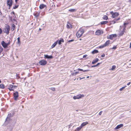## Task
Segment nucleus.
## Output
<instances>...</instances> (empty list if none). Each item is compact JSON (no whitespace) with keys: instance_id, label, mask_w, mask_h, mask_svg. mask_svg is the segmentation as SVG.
<instances>
[{"instance_id":"nucleus-1","label":"nucleus","mask_w":131,"mask_h":131,"mask_svg":"<svg viewBox=\"0 0 131 131\" xmlns=\"http://www.w3.org/2000/svg\"><path fill=\"white\" fill-rule=\"evenodd\" d=\"M84 31L83 29H80L77 32L76 36L78 38L80 37L84 33Z\"/></svg>"},{"instance_id":"nucleus-2","label":"nucleus","mask_w":131,"mask_h":131,"mask_svg":"<svg viewBox=\"0 0 131 131\" xmlns=\"http://www.w3.org/2000/svg\"><path fill=\"white\" fill-rule=\"evenodd\" d=\"M10 30V27L8 25H7L5 26L3 30V31L7 35H8L9 34Z\"/></svg>"},{"instance_id":"nucleus-3","label":"nucleus","mask_w":131,"mask_h":131,"mask_svg":"<svg viewBox=\"0 0 131 131\" xmlns=\"http://www.w3.org/2000/svg\"><path fill=\"white\" fill-rule=\"evenodd\" d=\"M110 44V41L109 40H108L106 41L105 43L99 47V48L100 49H102L106 47H108Z\"/></svg>"},{"instance_id":"nucleus-4","label":"nucleus","mask_w":131,"mask_h":131,"mask_svg":"<svg viewBox=\"0 0 131 131\" xmlns=\"http://www.w3.org/2000/svg\"><path fill=\"white\" fill-rule=\"evenodd\" d=\"M110 14L112 15V17L113 18H115L119 15V14L117 12L114 13L113 11L110 12Z\"/></svg>"},{"instance_id":"nucleus-5","label":"nucleus","mask_w":131,"mask_h":131,"mask_svg":"<svg viewBox=\"0 0 131 131\" xmlns=\"http://www.w3.org/2000/svg\"><path fill=\"white\" fill-rule=\"evenodd\" d=\"M11 16L10 17V20L13 21V20L15 21V13L14 12H12L11 13Z\"/></svg>"},{"instance_id":"nucleus-6","label":"nucleus","mask_w":131,"mask_h":131,"mask_svg":"<svg viewBox=\"0 0 131 131\" xmlns=\"http://www.w3.org/2000/svg\"><path fill=\"white\" fill-rule=\"evenodd\" d=\"M13 95L14 99L15 101L17 100L18 97V92L17 91L15 92V93H13Z\"/></svg>"},{"instance_id":"nucleus-7","label":"nucleus","mask_w":131,"mask_h":131,"mask_svg":"<svg viewBox=\"0 0 131 131\" xmlns=\"http://www.w3.org/2000/svg\"><path fill=\"white\" fill-rule=\"evenodd\" d=\"M39 65L41 66H44L47 63V61L44 60H42L38 62Z\"/></svg>"},{"instance_id":"nucleus-8","label":"nucleus","mask_w":131,"mask_h":131,"mask_svg":"<svg viewBox=\"0 0 131 131\" xmlns=\"http://www.w3.org/2000/svg\"><path fill=\"white\" fill-rule=\"evenodd\" d=\"M9 44L10 43L9 42L7 43H6L3 41L1 42L2 45L4 48H7Z\"/></svg>"},{"instance_id":"nucleus-9","label":"nucleus","mask_w":131,"mask_h":131,"mask_svg":"<svg viewBox=\"0 0 131 131\" xmlns=\"http://www.w3.org/2000/svg\"><path fill=\"white\" fill-rule=\"evenodd\" d=\"M126 26H125L123 28L122 30L118 34L119 36H122L124 34V33L125 32Z\"/></svg>"},{"instance_id":"nucleus-10","label":"nucleus","mask_w":131,"mask_h":131,"mask_svg":"<svg viewBox=\"0 0 131 131\" xmlns=\"http://www.w3.org/2000/svg\"><path fill=\"white\" fill-rule=\"evenodd\" d=\"M7 4L9 7V9H10L12 6L13 3L12 0H7Z\"/></svg>"},{"instance_id":"nucleus-11","label":"nucleus","mask_w":131,"mask_h":131,"mask_svg":"<svg viewBox=\"0 0 131 131\" xmlns=\"http://www.w3.org/2000/svg\"><path fill=\"white\" fill-rule=\"evenodd\" d=\"M117 37L116 35V34H112L110 35L107 37V38L108 39H110L111 40L113 39L114 37Z\"/></svg>"},{"instance_id":"nucleus-12","label":"nucleus","mask_w":131,"mask_h":131,"mask_svg":"<svg viewBox=\"0 0 131 131\" xmlns=\"http://www.w3.org/2000/svg\"><path fill=\"white\" fill-rule=\"evenodd\" d=\"M84 95H81L79 94L76 96H74L73 97V99L75 100L76 99H79L81 98L82 97H83Z\"/></svg>"},{"instance_id":"nucleus-13","label":"nucleus","mask_w":131,"mask_h":131,"mask_svg":"<svg viewBox=\"0 0 131 131\" xmlns=\"http://www.w3.org/2000/svg\"><path fill=\"white\" fill-rule=\"evenodd\" d=\"M103 31L102 30H98L96 31L95 33V34L96 35H99L103 34Z\"/></svg>"},{"instance_id":"nucleus-14","label":"nucleus","mask_w":131,"mask_h":131,"mask_svg":"<svg viewBox=\"0 0 131 131\" xmlns=\"http://www.w3.org/2000/svg\"><path fill=\"white\" fill-rule=\"evenodd\" d=\"M8 89L10 91H14V89L13 88V85L11 84H9L8 86Z\"/></svg>"},{"instance_id":"nucleus-15","label":"nucleus","mask_w":131,"mask_h":131,"mask_svg":"<svg viewBox=\"0 0 131 131\" xmlns=\"http://www.w3.org/2000/svg\"><path fill=\"white\" fill-rule=\"evenodd\" d=\"M58 40V43L59 45L61 44V42H64V41L63 39L62 38H61L60 40Z\"/></svg>"},{"instance_id":"nucleus-16","label":"nucleus","mask_w":131,"mask_h":131,"mask_svg":"<svg viewBox=\"0 0 131 131\" xmlns=\"http://www.w3.org/2000/svg\"><path fill=\"white\" fill-rule=\"evenodd\" d=\"M46 7V5H45L41 4L40 5L39 7L40 9H42Z\"/></svg>"},{"instance_id":"nucleus-17","label":"nucleus","mask_w":131,"mask_h":131,"mask_svg":"<svg viewBox=\"0 0 131 131\" xmlns=\"http://www.w3.org/2000/svg\"><path fill=\"white\" fill-rule=\"evenodd\" d=\"M88 124V122H83L81 124V126L82 127H83L85 126Z\"/></svg>"},{"instance_id":"nucleus-18","label":"nucleus","mask_w":131,"mask_h":131,"mask_svg":"<svg viewBox=\"0 0 131 131\" xmlns=\"http://www.w3.org/2000/svg\"><path fill=\"white\" fill-rule=\"evenodd\" d=\"M123 126V124H121L118 125L115 128V129H119L121 127H122Z\"/></svg>"},{"instance_id":"nucleus-19","label":"nucleus","mask_w":131,"mask_h":131,"mask_svg":"<svg viewBox=\"0 0 131 131\" xmlns=\"http://www.w3.org/2000/svg\"><path fill=\"white\" fill-rule=\"evenodd\" d=\"M39 13H38L37 12H35L34 13V15L36 17H39Z\"/></svg>"},{"instance_id":"nucleus-20","label":"nucleus","mask_w":131,"mask_h":131,"mask_svg":"<svg viewBox=\"0 0 131 131\" xmlns=\"http://www.w3.org/2000/svg\"><path fill=\"white\" fill-rule=\"evenodd\" d=\"M99 61V59L97 58H96L92 62V64H94L96 63Z\"/></svg>"},{"instance_id":"nucleus-21","label":"nucleus","mask_w":131,"mask_h":131,"mask_svg":"<svg viewBox=\"0 0 131 131\" xmlns=\"http://www.w3.org/2000/svg\"><path fill=\"white\" fill-rule=\"evenodd\" d=\"M67 27L68 28H72V26L68 22L67 25Z\"/></svg>"},{"instance_id":"nucleus-22","label":"nucleus","mask_w":131,"mask_h":131,"mask_svg":"<svg viewBox=\"0 0 131 131\" xmlns=\"http://www.w3.org/2000/svg\"><path fill=\"white\" fill-rule=\"evenodd\" d=\"M45 57L48 59H52L53 57L51 56H49L47 55H45Z\"/></svg>"},{"instance_id":"nucleus-23","label":"nucleus","mask_w":131,"mask_h":131,"mask_svg":"<svg viewBox=\"0 0 131 131\" xmlns=\"http://www.w3.org/2000/svg\"><path fill=\"white\" fill-rule=\"evenodd\" d=\"M58 41V40H57L56 42H54L51 46V48H53L57 44V42Z\"/></svg>"},{"instance_id":"nucleus-24","label":"nucleus","mask_w":131,"mask_h":131,"mask_svg":"<svg viewBox=\"0 0 131 131\" xmlns=\"http://www.w3.org/2000/svg\"><path fill=\"white\" fill-rule=\"evenodd\" d=\"M12 27L11 28V30L12 31H13L15 29V26L14 24H13L12 25Z\"/></svg>"},{"instance_id":"nucleus-25","label":"nucleus","mask_w":131,"mask_h":131,"mask_svg":"<svg viewBox=\"0 0 131 131\" xmlns=\"http://www.w3.org/2000/svg\"><path fill=\"white\" fill-rule=\"evenodd\" d=\"M17 43L19 45L21 44V41H20V38L19 37H18L17 38Z\"/></svg>"},{"instance_id":"nucleus-26","label":"nucleus","mask_w":131,"mask_h":131,"mask_svg":"<svg viewBox=\"0 0 131 131\" xmlns=\"http://www.w3.org/2000/svg\"><path fill=\"white\" fill-rule=\"evenodd\" d=\"M98 52H99V51L98 50H97L96 49H95V50H94L92 52V54H95V53H98Z\"/></svg>"},{"instance_id":"nucleus-27","label":"nucleus","mask_w":131,"mask_h":131,"mask_svg":"<svg viewBox=\"0 0 131 131\" xmlns=\"http://www.w3.org/2000/svg\"><path fill=\"white\" fill-rule=\"evenodd\" d=\"M102 18L104 20H107L108 19V17L107 16L105 15L103 16Z\"/></svg>"},{"instance_id":"nucleus-28","label":"nucleus","mask_w":131,"mask_h":131,"mask_svg":"<svg viewBox=\"0 0 131 131\" xmlns=\"http://www.w3.org/2000/svg\"><path fill=\"white\" fill-rule=\"evenodd\" d=\"M82 127L80 126L79 127L77 128L75 130V131H79L82 128Z\"/></svg>"},{"instance_id":"nucleus-29","label":"nucleus","mask_w":131,"mask_h":131,"mask_svg":"<svg viewBox=\"0 0 131 131\" xmlns=\"http://www.w3.org/2000/svg\"><path fill=\"white\" fill-rule=\"evenodd\" d=\"M108 22L107 21H102L101 22V25L106 24L108 23Z\"/></svg>"},{"instance_id":"nucleus-30","label":"nucleus","mask_w":131,"mask_h":131,"mask_svg":"<svg viewBox=\"0 0 131 131\" xmlns=\"http://www.w3.org/2000/svg\"><path fill=\"white\" fill-rule=\"evenodd\" d=\"M116 68V66L115 65L113 66L111 69H110V70H114Z\"/></svg>"},{"instance_id":"nucleus-31","label":"nucleus","mask_w":131,"mask_h":131,"mask_svg":"<svg viewBox=\"0 0 131 131\" xmlns=\"http://www.w3.org/2000/svg\"><path fill=\"white\" fill-rule=\"evenodd\" d=\"M76 9H71L69 10V11L71 12H73L76 11Z\"/></svg>"},{"instance_id":"nucleus-32","label":"nucleus","mask_w":131,"mask_h":131,"mask_svg":"<svg viewBox=\"0 0 131 131\" xmlns=\"http://www.w3.org/2000/svg\"><path fill=\"white\" fill-rule=\"evenodd\" d=\"M5 88L4 85L3 84H1L0 85V88L4 89Z\"/></svg>"},{"instance_id":"nucleus-33","label":"nucleus","mask_w":131,"mask_h":131,"mask_svg":"<svg viewBox=\"0 0 131 131\" xmlns=\"http://www.w3.org/2000/svg\"><path fill=\"white\" fill-rule=\"evenodd\" d=\"M110 25L114 24L115 23V21L114 20L111 21H110Z\"/></svg>"},{"instance_id":"nucleus-34","label":"nucleus","mask_w":131,"mask_h":131,"mask_svg":"<svg viewBox=\"0 0 131 131\" xmlns=\"http://www.w3.org/2000/svg\"><path fill=\"white\" fill-rule=\"evenodd\" d=\"M3 51V48L2 47L0 46V54Z\"/></svg>"},{"instance_id":"nucleus-35","label":"nucleus","mask_w":131,"mask_h":131,"mask_svg":"<svg viewBox=\"0 0 131 131\" xmlns=\"http://www.w3.org/2000/svg\"><path fill=\"white\" fill-rule=\"evenodd\" d=\"M126 85H125V86L124 87H123L122 88H121L119 90L120 91H122V90L123 89H124L125 87H126Z\"/></svg>"},{"instance_id":"nucleus-36","label":"nucleus","mask_w":131,"mask_h":131,"mask_svg":"<svg viewBox=\"0 0 131 131\" xmlns=\"http://www.w3.org/2000/svg\"><path fill=\"white\" fill-rule=\"evenodd\" d=\"M51 90H52V91H55V89L54 88H50Z\"/></svg>"},{"instance_id":"nucleus-37","label":"nucleus","mask_w":131,"mask_h":131,"mask_svg":"<svg viewBox=\"0 0 131 131\" xmlns=\"http://www.w3.org/2000/svg\"><path fill=\"white\" fill-rule=\"evenodd\" d=\"M18 7V6H14L13 7V8L14 9H15L16 8H17Z\"/></svg>"},{"instance_id":"nucleus-38","label":"nucleus","mask_w":131,"mask_h":131,"mask_svg":"<svg viewBox=\"0 0 131 131\" xmlns=\"http://www.w3.org/2000/svg\"><path fill=\"white\" fill-rule=\"evenodd\" d=\"M117 47L116 46H114L112 48V49H115Z\"/></svg>"},{"instance_id":"nucleus-39","label":"nucleus","mask_w":131,"mask_h":131,"mask_svg":"<svg viewBox=\"0 0 131 131\" xmlns=\"http://www.w3.org/2000/svg\"><path fill=\"white\" fill-rule=\"evenodd\" d=\"M2 32V29L0 27V34H1Z\"/></svg>"},{"instance_id":"nucleus-40","label":"nucleus","mask_w":131,"mask_h":131,"mask_svg":"<svg viewBox=\"0 0 131 131\" xmlns=\"http://www.w3.org/2000/svg\"><path fill=\"white\" fill-rule=\"evenodd\" d=\"M103 111H100L99 113V115H101V114H102V112Z\"/></svg>"},{"instance_id":"nucleus-41","label":"nucleus","mask_w":131,"mask_h":131,"mask_svg":"<svg viewBox=\"0 0 131 131\" xmlns=\"http://www.w3.org/2000/svg\"><path fill=\"white\" fill-rule=\"evenodd\" d=\"M74 41V40L73 39H72V40H69L68 41V42H72V41Z\"/></svg>"},{"instance_id":"nucleus-42","label":"nucleus","mask_w":131,"mask_h":131,"mask_svg":"<svg viewBox=\"0 0 131 131\" xmlns=\"http://www.w3.org/2000/svg\"><path fill=\"white\" fill-rule=\"evenodd\" d=\"M78 70L79 71H83V70L82 69L78 68Z\"/></svg>"},{"instance_id":"nucleus-43","label":"nucleus","mask_w":131,"mask_h":131,"mask_svg":"<svg viewBox=\"0 0 131 131\" xmlns=\"http://www.w3.org/2000/svg\"><path fill=\"white\" fill-rule=\"evenodd\" d=\"M105 56V54L104 53H103L101 56V57H104Z\"/></svg>"},{"instance_id":"nucleus-44","label":"nucleus","mask_w":131,"mask_h":131,"mask_svg":"<svg viewBox=\"0 0 131 131\" xmlns=\"http://www.w3.org/2000/svg\"><path fill=\"white\" fill-rule=\"evenodd\" d=\"M120 19V17H119L118 18L115 19V20L116 21L119 20Z\"/></svg>"},{"instance_id":"nucleus-45","label":"nucleus","mask_w":131,"mask_h":131,"mask_svg":"<svg viewBox=\"0 0 131 131\" xmlns=\"http://www.w3.org/2000/svg\"><path fill=\"white\" fill-rule=\"evenodd\" d=\"M87 55H83V58H85L87 56Z\"/></svg>"},{"instance_id":"nucleus-46","label":"nucleus","mask_w":131,"mask_h":131,"mask_svg":"<svg viewBox=\"0 0 131 131\" xmlns=\"http://www.w3.org/2000/svg\"><path fill=\"white\" fill-rule=\"evenodd\" d=\"M17 87V86H16V85H13V89H14V88H16Z\"/></svg>"},{"instance_id":"nucleus-47","label":"nucleus","mask_w":131,"mask_h":131,"mask_svg":"<svg viewBox=\"0 0 131 131\" xmlns=\"http://www.w3.org/2000/svg\"><path fill=\"white\" fill-rule=\"evenodd\" d=\"M100 64V63H98L96 65V66L97 67V66H98Z\"/></svg>"},{"instance_id":"nucleus-48","label":"nucleus","mask_w":131,"mask_h":131,"mask_svg":"<svg viewBox=\"0 0 131 131\" xmlns=\"http://www.w3.org/2000/svg\"><path fill=\"white\" fill-rule=\"evenodd\" d=\"M130 82H129L127 84V85H129L130 84Z\"/></svg>"},{"instance_id":"nucleus-49","label":"nucleus","mask_w":131,"mask_h":131,"mask_svg":"<svg viewBox=\"0 0 131 131\" xmlns=\"http://www.w3.org/2000/svg\"><path fill=\"white\" fill-rule=\"evenodd\" d=\"M96 67V65H94L92 66V67Z\"/></svg>"},{"instance_id":"nucleus-50","label":"nucleus","mask_w":131,"mask_h":131,"mask_svg":"<svg viewBox=\"0 0 131 131\" xmlns=\"http://www.w3.org/2000/svg\"><path fill=\"white\" fill-rule=\"evenodd\" d=\"M128 24V23H124V25H127Z\"/></svg>"},{"instance_id":"nucleus-51","label":"nucleus","mask_w":131,"mask_h":131,"mask_svg":"<svg viewBox=\"0 0 131 131\" xmlns=\"http://www.w3.org/2000/svg\"><path fill=\"white\" fill-rule=\"evenodd\" d=\"M85 78V77H83L82 78H80V80H81V79H84V78Z\"/></svg>"},{"instance_id":"nucleus-52","label":"nucleus","mask_w":131,"mask_h":131,"mask_svg":"<svg viewBox=\"0 0 131 131\" xmlns=\"http://www.w3.org/2000/svg\"><path fill=\"white\" fill-rule=\"evenodd\" d=\"M18 0H15V2L17 3Z\"/></svg>"},{"instance_id":"nucleus-53","label":"nucleus","mask_w":131,"mask_h":131,"mask_svg":"<svg viewBox=\"0 0 131 131\" xmlns=\"http://www.w3.org/2000/svg\"><path fill=\"white\" fill-rule=\"evenodd\" d=\"M129 48H131V42L130 43V46H129Z\"/></svg>"},{"instance_id":"nucleus-54","label":"nucleus","mask_w":131,"mask_h":131,"mask_svg":"<svg viewBox=\"0 0 131 131\" xmlns=\"http://www.w3.org/2000/svg\"><path fill=\"white\" fill-rule=\"evenodd\" d=\"M88 70H83V71L84 72H86V71H88Z\"/></svg>"},{"instance_id":"nucleus-55","label":"nucleus","mask_w":131,"mask_h":131,"mask_svg":"<svg viewBox=\"0 0 131 131\" xmlns=\"http://www.w3.org/2000/svg\"><path fill=\"white\" fill-rule=\"evenodd\" d=\"M129 2L130 3H131V0H129Z\"/></svg>"},{"instance_id":"nucleus-56","label":"nucleus","mask_w":131,"mask_h":131,"mask_svg":"<svg viewBox=\"0 0 131 131\" xmlns=\"http://www.w3.org/2000/svg\"><path fill=\"white\" fill-rule=\"evenodd\" d=\"M78 73V72H77L75 73V74H77V73Z\"/></svg>"},{"instance_id":"nucleus-57","label":"nucleus","mask_w":131,"mask_h":131,"mask_svg":"<svg viewBox=\"0 0 131 131\" xmlns=\"http://www.w3.org/2000/svg\"><path fill=\"white\" fill-rule=\"evenodd\" d=\"M86 78H89V76H87V77H86Z\"/></svg>"},{"instance_id":"nucleus-58","label":"nucleus","mask_w":131,"mask_h":131,"mask_svg":"<svg viewBox=\"0 0 131 131\" xmlns=\"http://www.w3.org/2000/svg\"><path fill=\"white\" fill-rule=\"evenodd\" d=\"M1 80H0V83H1Z\"/></svg>"},{"instance_id":"nucleus-59","label":"nucleus","mask_w":131,"mask_h":131,"mask_svg":"<svg viewBox=\"0 0 131 131\" xmlns=\"http://www.w3.org/2000/svg\"><path fill=\"white\" fill-rule=\"evenodd\" d=\"M130 112H131V110L130 111Z\"/></svg>"},{"instance_id":"nucleus-60","label":"nucleus","mask_w":131,"mask_h":131,"mask_svg":"<svg viewBox=\"0 0 131 131\" xmlns=\"http://www.w3.org/2000/svg\"><path fill=\"white\" fill-rule=\"evenodd\" d=\"M43 1H45V0H43Z\"/></svg>"}]
</instances>
